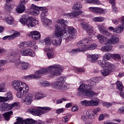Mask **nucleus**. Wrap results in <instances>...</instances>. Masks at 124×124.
<instances>
[{
	"label": "nucleus",
	"mask_w": 124,
	"mask_h": 124,
	"mask_svg": "<svg viewBox=\"0 0 124 124\" xmlns=\"http://www.w3.org/2000/svg\"><path fill=\"white\" fill-rule=\"evenodd\" d=\"M62 67L59 64H55L49 66L47 68H44L37 71L35 75H30L23 77L24 79L27 81L28 80H32V79H38L40 78L41 74L48 75V77H56L60 76L62 74Z\"/></svg>",
	"instance_id": "f257e3e1"
},
{
	"label": "nucleus",
	"mask_w": 124,
	"mask_h": 124,
	"mask_svg": "<svg viewBox=\"0 0 124 124\" xmlns=\"http://www.w3.org/2000/svg\"><path fill=\"white\" fill-rule=\"evenodd\" d=\"M77 31L73 27H67V30L65 28H61V27L56 26L55 29V35L58 38H62V36L66 41H71L75 38Z\"/></svg>",
	"instance_id": "f03ea898"
},
{
	"label": "nucleus",
	"mask_w": 124,
	"mask_h": 124,
	"mask_svg": "<svg viewBox=\"0 0 124 124\" xmlns=\"http://www.w3.org/2000/svg\"><path fill=\"white\" fill-rule=\"evenodd\" d=\"M57 81L51 83L47 81L40 82L39 85L44 88L51 86L53 89H58V90H61L62 92H63L64 90L69 89V85L65 82V80H66L65 77H59L57 78Z\"/></svg>",
	"instance_id": "7ed1b4c3"
},
{
	"label": "nucleus",
	"mask_w": 124,
	"mask_h": 124,
	"mask_svg": "<svg viewBox=\"0 0 124 124\" xmlns=\"http://www.w3.org/2000/svg\"><path fill=\"white\" fill-rule=\"evenodd\" d=\"M102 78L101 77H95L92 78L90 80V84L83 83L80 85L78 89V92L77 94L78 96L85 97V95L89 94V91L93 89V86H95L96 83L102 81Z\"/></svg>",
	"instance_id": "20e7f679"
},
{
	"label": "nucleus",
	"mask_w": 124,
	"mask_h": 124,
	"mask_svg": "<svg viewBox=\"0 0 124 124\" xmlns=\"http://www.w3.org/2000/svg\"><path fill=\"white\" fill-rule=\"evenodd\" d=\"M30 8L32 10L31 14L34 16H37L39 14V11H41V10H43L41 14V20L43 23H45L44 26H50L52 24L51 20L46 17V16H48V12L44 11L46 8L45 7H38L32 4Z\"/></svg>",
	"instance_id": "39448f33"
},
{
	"label": "nucleus",
	"mask_w": 124,
	"mask_h": 124,
	"mask_svg": "<svg viewBox=\"0 0 124 124\" xmlns=\"http://www.w3.org/2000/svg\"><path fill=\"white\" fill-rule=\"evenodd\" d=\"M12 87L13 89L16 91V92H19V93H22L23 91V94H26L28 93L29 90V86L26 83L22 82L20 80H14L12 83Z\"/></svg>",
	"instance_id": "423d86ee"
},
{
	"label": "nucleus",
	"mask_w": 124,
	"mask_h": 124,
	"mask_svg": "<svg viewBox=\"0 0 124 124\" xmlns=\"http://www.w3.org/2000/svg\"><path fill=\"white\" fill-rule=\"evenodd\" d=\"M20 22L23 26L26 25L29 29H31V28L35 27V26L38 24V21L25 15L21 16L20 19Z\"/></svg>",
	"instance_id": "0eeeda50"
},
{
	"label": "nucleus",
	"mask_w": 124,
	"mask_h": 124,
	"mask_svg": "<svg viewBox=\"0 0 124 124\" xmlns=\"http://www.w3.org/2000/svg\"><path fill=\"white\" fill-rule=\"evenodd\" d=\"M40 108H41V109L34 108H29L28 110V112L30 114H32L33 116H40L45 113V111H50L51 109V108L47 107H44L43 108L40 107Z\"/></svg>",
	"instance_id": "6e6552de"
},
{
	"label": "nucleus",
	"mask_w": 124,
	"mask_h": 124,
	"mask_svg": "<svg viewBox=\"0 0 124 124\" xmlns=\"http://www.w3.org/2000/svg\"><path fill=\"white\" fill-rule=\"evenodd\" d=\"M17 122L15 123L14 124H45V123L39 120L37 122L36 121L32 119H27L25 120H23L22 118H18L16 119Z\"/></svg>",
	"instance_id": "1a4fd4ad"
},
{
	"label": "nucleus",
	"mask_w": 124,
	"mask_h": 124,
	"mask_svg": "<svg viewBox=\"0 0 124 124\" xmlns=\"http://www.w3.org/2000/svg\"><path fill=\"white\" fill-rule=\"evenodd\" d=\"M106 68L101 70V73L103 76H108L111 72L115 71L116 67L111 63H108L106 65Z\"/></svg>",
	"instance_id": "9d476101"
},
{
	"label": "nucleus",
	"mask_w": 124,
	"mask_h": 124,
	"mask_svg": "<svg viewBox=\"0 0 124 124\" xmlns=\"http://www.w3.org/2000/svg\"><path fill=\"white\" fill-rule=\"evenodd\" d=\"M81 105L89 107L90 106H98L99 103V99L96 98L93 100H84L80 102Z\"/></svg>",
	"instance_id": "9b49d317"
},
{
	"label": "nucleus",
	"mask_w": 124,
	"mask_h": 124,
	"mask_svg": "<svg viewBox=\"0 0 124 124\" xmlns=\"http://www.w3.org/2000/svg\"><path fill=\"white\" fill-rule=\"evenodd\" d=\"M90 41H92V35H89V36L87 38H84L78 42L77 45L78 47H80L82 49L87 48L88 46V44L90 43Z\"/></svg>",
	"instance_id": "f8f14e48"
},
{
	"label": "nucleus",
	"mask_w": 124,
	"mask_h": 124,
	"mask_svg": "<svg viewBox=\"0 0 124 124\" xmlns=\"http://www.w3.org/2000/svg\"><path fill=\"white\" fill-rule=\"evenodd\" d=\"M18 104L16 103L14 104H9L6 103H3L1 105L0 107V111L2 112H5V111H9V110H12L13 107L17 106Z\"/></svg>",
	"instance_id": "ddd939ff"
},
{
	"label": "nucleus",
	"mask_w": 124,
	"mask_h": 124,
	"mask_svg": "<svg viewBox=\"0 0 124 124\" xmlns=\"http://www.w3.org/2000/svg\"><path fill=\"white\" fill-rule=\"evenodd\" d=\"M20 54L22 56H28L32 58L35 57V52L31 48H24L20 50Z\"/></svg>",
	"instance_id": "4468645a"
},
{
	"label": "nucleus",
	"mask_w": 124,
	"mask_h": 124,
	"mask_svg": "<svg viewBox=\"0 0 124 124\" xmlns=\"http://www.w3.org/2000/svg\"><path fill=\"white\" fill-rule=\"evenodd\" d=\"M83 12L82 11H73L71 13L65 14L64 16L68 18V19H73V18H77L81 14H83Z\"/></svg>",
	"instance_id": "2eb2a0df"
},
{
	"label": "nucleus",
	"mask_w": 124,
	"mask_h": 124,
	"mask_svg": "<svg viewBox=\"0 0 124 124\" xmlns=\"http://www.w3.org/2000/svg\"><path fill=\"white\" fill-rule=\"evenodd\" d=\"M29 0H20V2L19 5L16 8V11L17 13L21 14L23 13L25 11L26 7H25V4L28 2Z\"/></svg>",
	"instance_id": "dca6fc26"
},
{
	"label": "nucleus",
	"mask_w": 124,
	"mask_h": 124,
	"mask_svg": "<svg viewBox=\"0 0 124 124\" xmlns=\"http://www.w3.org/2000/svg\"><path fill=\"white\" fill-rule=\"evenodd\" d=\"M33 95L31 94L24 95V98L22 100V102L25 105H31L32 102Z\"/></svg>",
	"instance_id": "f3484780"
},
{
	"label": "nucleus",
	"mask_w": 124,
	"mask_h": 124,
	"mask_svg": "<svg viewBox=\"0 0 124 124\" xmlns=\"http://www.w3.org/2000/svg\"><path fill=\"white\" fill-rule=\"evenodd\" d=\"M98 58H99V56L98 54H87V55L88 61L92 63H95L97 62Z\"/></svg>",
	"instance_id": "a211bd4d"
},
{
	"label": "nucleus",
	"mask_w": 124,
	"mask_h": 124,
	"mask_svg": "<svg viewBox=\"0 0 124 124\" xmlns=\"http://www.w3.org/2000/svg\"><path fill=\"white\" fill-rule=\"evenodd\" d=\"M19 32H16L12 35H7L3 37L2 38V40H13V39H15L16 37H18V36H19Z\"/></svg>",
	"instance_id": "6ab92c4d"
},
{
	"label": "nucleus",
	"mask_w": 124,
	"mask_h": 124,
	"mask_svg": "<svg viewBox=\"0 0 124 124\" xmlns=\"http://www.w3.org/2000/svg\"><path fill=\"white\" fill-rule=\"evenodd\" d=\"M108 42L109 44L115 45L119 43V38L116 35H113L108 40Z\"/></svg>",
	"instance_id": "aec40b11"
},
{
	"label": "nucleus",
	"mask_w": 124,
	"mask_h": 124,
	"mask_svg": "<svg viewBox=\"0 0 124 124\" xmlns=\"http://www.w3.org/2000/svg\"><path fill=\"white\" fill-rule=\"evenodd\" d=\"M5 21L8 25H13L14 24V18L10 15H6L5 16Z\"/></svg>",
	"instance_id": "412c9836"
},
{
	"label": "nucleus",
	"mask_w": 124,
	"mask_h": 124,
	"mask_svg": "<svg viewBox=\"0 0 124 124\" xmlns=\"http://www.w3.org/2000/svg\"><path fill=\"white\" fill-rule=\"evenodd\" d=\"M58 24L61 25V29H66V27L68 28L67 25H68V21L64 19H60L57 21Z\"/></svg>",
	"instance_id": "4be33fe9"
},
{
	"label": "nucleus",
	"mask_w": 124,
	"mask_h": 124,
	"mask_svg": "<svg viewBox=\"0 0 124 124\" xmlns=\"http://www.w3.org/2000/svg\"><path fill=\"white\" fill-rule=\"evenodd\" d=\"M45 52H48L47 53L46 55L47 58L50 59H52V58H53L54 57V52L52 51H53V49L50 47H46L44 48Z\"/></svg>",
	"instance_id": "5701e85b"
},
{
	"label": "nucleus",
	"mask_w": 124,
	"mask_h": 124,
	"mask_svg": "<svg viewBox=\"0 0 124 124\" xmlns=\"http://www.w3.org/2000/svg\"><path fill=\"white\" fill-rule=\"evenodd\" d=\"M52 44L53 46H61L62 45V38L53 37Z\"/></svg>",
	"instance_id": "b1692460"
},
{
	"label": "nucleus",
	"mask_w": 124,
	"mask_h": 124,
	"mask_svg": "<svg viewBox=\"0 0 124 124\" xmlns=\"http://www.w3.org/2000/svg\"><path fill=\"white\" fill-rule=\"evenodd\" d=\"M96 37L100 44H104V43L108 40V38L100 34H98Z\"/></svg>",
	"instance_id": "393cba45"
},
{
	"label": "nucleus",
	"mask_w": 124,
	"mask_h": 124,
	"mask_svg": "<svg viewBox=\"0 0 124 124\" xmlns=\"http://www.w3.org/2000/svg\"><path fill=\"white\" fill-rule=\"evenodd\" d=\"M83 5L80 2H77L74 3L72 7L73 10H74V11H81L80 9L82 8Z\"/></svg>",
	"instance_id": "a878e982"
},
{
	"label": "nucleus",
	"mask_w": 124,
	"mask_h": 124,
	"mask_svg": "<svg viewBox=\"0 0 124 124\" xmlns=\"http://www.w3.org/2000/svg\"><path fill=\"white\" fill-rule=\"evenodd\" d=\"M78 48L76 49H73L71 51V53L72 55V54L76 55L77 53H80L81 52H82V53H85V50L83 48H82L80 46H78Z\"/></svg>",
	"instance_id": "bb28decb"
},
{
	"label": "nucleus",
	"mask_w": 124,
	"mask_h": 124,
	"mask_svg": "<svg viewBox=\"0 0 124 124\" xmlns=\"http://www.w3.org/2000/svg\"><path fill=\"white\" fill-rule=\"evenodd\" d=\"M53 39H51L50 37H47L45 38L44 40H41L42 43H45L46 45L47 46H50L52 43Z\"/></svg>",
	"instance_id": "cd10ccee"
},
{
	"label": "nucleus",
	"mask_w": 124,
	"mask_h": 124,
	"mask_svg": "<svg viewBox=\"0 0 124 124\" xmlns=\"http://www.w3.org/2000/svg\"><path fill=\"white\" fill-rule=\"evenodd\" d=\"M111 59L116 62H120L122 60V55L120 54H112Z\"/></svg>",
	"instance_id": "c85d7f7f"
},
{
	"label": "nucleus",
	"mask_w": 124,
	"mask_h": 124,
	"mask_svg": "<svg viewBox=\"0 0 124 124\" xmlns=\"http://www.w3.org/2000/svg\"><path fill=\"white\" fill-rule=\"evenodd\" d=\"M5 96L6 97H3L5 102H6V101H8V100H13V95H12V93L11 92L7 93L5 94Z\"/></svg>",
	"instance_id": "c756f323"
},
{
	"label": "nucleus",
	"mask_w": 124,
	"mask_h": 124,
	"mask_svg": "<svg viewBox=\"0 0 124 124\" xmlns=\"http://www.w3.org/2000/svg\"><path fill=\"white\" fill-rule=\"evenodd\" d=\"M97 48V45L96 44H93L90 46H87V47H85L84 50V52L86 51H89L90 50H94V49H96Z\"/></svg>",
	"instance_id": "7c9ffc66"
},
{
	"label": "nucleus",
	"mask_w": 124,
	"mask_h": 124,
	"mask_svg": "<svg viewBox=\"0 0 124 124\" xmlns=\"http://www.w3.org/2000/svg\"><path fill=\"white\" fill-rule=\"evenodd\" d=\"M112 50V46L107 45L103 46L101 48V51L102 52H110Z\"/></svg>",
	"instance_id": "2f4dec72"
},
{
	"label": "nucleus",
	"mask_w": 124,
	"mask_h": 124,
	"mask_svg": "<svg viewBox=\"0 0 124 124\" xmlns=\"http://www.w3.org/2000/svg\"><path fill=\"white\" fill-rule=\"evenodd\" d=\"M97 28L100 32L102 33V34H103L104 33V32L107 30V29H106V28H105L104 26V24L98 25Z\"/></svg>",
	"instance_id": "473e14b6"
},
{
	"label": "nucleus",
	"mask_w": 124,
	"mask_h": 124,
	"mask_svg": "<svg viewBox=\"0 0 124 124\" xmlns=\"http://www.w3.org/2000/svg\"><path fill=\"white\" fill-rule=\"evenodd\" d=\"M13 114L12 111H8L3 114V118L6 121H9L10 120V116Z\"/></svg>",
	"instance_id": "72a5a7b5"
},
{
	"label": "nucleus",
	"mask_w": 124,
	"mask_h": 124,
	"mask_svg": "<svg viewBox=\"0 0 124 124\" xmlns=\"http://www.w3.org/2000/svg\"><path fill=\"white\" fill-rule=\"evenodd\" d=\"M45 96H46V95L45 94L38 92L36 93L35 95V98L36 100H39L45 97Z\"/></svg>",
	"instance_id": "f704fd0d"
},
{
	"label": "nucleus",
	"mask_w": 124,
	"mask_h": 124,
	"mask_svg": "<svg viewBox=\"0 0 124 124\" xmlns=\"http://www.w3.org/2000/svg\"><path fill=\"white\" fill-rule=\"evenodd\" d=\"M124 26L122 25H118L116 28L115 30L114 31V32L115 33H121L123 31H124Z\"/></svg>",
	"instance_id": "c9c22d12"
},
{
	"label": "nucleus",
	"mask_w": 124,
	"mask_h": 124,
	"mask_svg": "<svg viewBox=\"0 0 124 124\" xmlns=\"http://www.w3.org/2000/svg\"><path fill=\"white\" fill-rule=\"evenodd\" d=\"M85 2H88V3H93L94 4H101V2L99 0H84Z\"/></svg>",
	"instance_id": "e433bc0d"
},
{
	"label": "nucleus",
	"mask_w": 124,
	"mask_h": 124,
	"mask_svg": "<svg viewBox=\"0 0 124 124\" xmlns=\"http://www.w3.org/2000/svg\"><path fill=\"white\" fill-rule=\"evenodd\" d=\"M104 20H105V18H104V17L100 16L95 17L93 18V22H96V23L104 22Z\"/></svg>",
	"instance_id": "4c0bfd02"
},
{
	"label": "nucleus",
	"mask_w": 124,
	"mask_h": 124,
	"mask_svg": "<svg viewBox=\"0 0 124 124\" xmlns=\"http://www.w3.org/2000/svg\"><path fill=\"white\" fill-rule=\"evenodd\" d=\"M98 64L101 67H106V65L108 63H110L109 62H106L104 60H99L98 61Z\"/></svg>",
	"instance_id": "58836bf2"
},
{
	"label": "nucleus",
	"mask_w": 124,
	"mask_h": 124,
	"mask_svg": "<svg viewBox=\"0 0 124 124\" xmlns=\"http://www.w3.org/2000/svg\"><path fill=\"white\" fill-rule=\"evenodd\" d=\"M111 58H112V54L108 52L105 53L103 57V60H106L107 61H109Z\"/></svg>",
	"instance_id": "ea45409f"
},
{
	"label": "nucleus",
	"mask_w": 124,
	"mask_h": 124,
	"mask_svg": "<svg viewBox=\"0 0 124 124\" xmlns=\"http://www.w3.org/2000/svg\"><path fill=\"white\" fill-rule=\"evenodd\" d=\"M91 91L92 90H89L88 92V94L85 95L84 97L85 96H89V97H92V96H93V95H97L98 94L97 93Z\"/></svg>",
	"instance_id": "a19ab883"
},
{
	"label": "nucleus",
	"mask_w": 124,
	"mask_h": 124,
	"mask_svg": "<svg viewBox=\"0 0 124 124\" xmlns=\"http://www.w3.org/2000/svg\"><path fill=\"white\" fill-rule=\"evenodd\" d=\"M13 7H14L13 6H11L10 4H6L4 7V11L5 12H10V10H11Z\"/></svg>",
	"instance_id": "79ce46f5"
},
{
	"label": "nucleus",
	"mask_w": 124,
	"mask_h": 124,
	"mask_svg": "<svg viewBox=\"0 0 124 124\" xmlns=\"http://www.w3.org/2000/svg\"><path fill=\"white\" fill-rule=\"evenodd\" d=\"M116 84L119 91H122V90L124 91V86L123 85L122 82L118 81Z\"/></svg>",
	"instance_id": "37998d69"
},
{
	"label": "nucleus",
	"mask_w": 124,
	"mask_h": 124,
	"mask_svg": "<svg viewBox=\"0 0 124 124\" xmlns=\"http://www.w3.org/2000/svg\"><path fill=\"white\" fill-rule=\"evenodd\" d=\"M73 70L76 72H85V69L83 68H78L77 67H73Z\"/></svg>",
	"instance_id": "c03bdc74"
},
{
	"label": "nucleus",
	"mask_w": 124,
	"mask_h": 124,
	"mask_svg": "<svg viewBox=\"0 0 124 124\" xmlns=\"http://www.w3.org/2000/svg\"><path fill=\"white\" fill-rule=\"evenodd\" d=\"M5 92V83L2 82L0 83V93Z\"/></svg>",
	"instance_id": "a18cd8bd"
},
{
	"label": "nucleus",
	"mask_w": 124,
	"mask_h": 124,
	"mask_svg": "<svg viewBox=\"0 0 124 124\" xmlns=\"http://www.w3.org/2000/svg\"><path fill=\"white\" fill-rule=\"evenodd\" d=\"M28 66H29V64L26 62H21V69L23 70H27L28 69Z\"/></svg>",
	"instance_id": "49530a36"
},
{
	"label": "nucleus",
	"mask_w": 124,
	"mask_h": 124,
	"mask_svg": "<svg viewBox=\"0 0 124 124\" xmlns=\"http://www.w3.org/2000/svg\"><path fill=\"white\" fill-rule=\"evenodd\" d=\"M36 44V42L35 41H30L29 42H27V46L28 47H31L32 46H34Z\"/></svg>",
	"instance_id": "de8ad7c7"
},
{
	"label": "nucleus",
	"mask_w": 124,
	"mask_h": 124,
	"mask_svg": "<svg viewBox=\"0 0 124 124\" xmlns=\"http://www.w3.org/2000/svg\"><path fill=\"white\" fill-rule=\"evenodd\" d=\"M62 101H67V99L65 97H62L61 99H59L56 101V104H61V103H62Z\"/></svg>",
	"instance_id": "09e8293b"
},
{
	"label": "nucleus",
	"mask_w": 124,
	"mask_h": 124,
	"mask_svg": "<svg viewBox=\"0 0 124 124\" xmlns=\"http://www.w3.org/2000/svg\"><path fill=\"white\" fill-rule=\"evenodd\" d=\"M98 10H97V13L98 14H104V13H106L107 12V10H104L103 9L101 8H97Z\"/></svg>",
	"instance_id": "8fccbe9b"
},
{
	"label": "nucleus",
	"mask_w": 124,
	"mask_h": 124,
	"mask_svg": "<svg viewBox=\"0 0 124 124\" xmlns=\"http://www.w3.org/2000/svg\"><path fill=\"white\" fill-rule=\"evenodd\" d=\"M41 37V35H40V33L38 32L37 35H35V36L33 35V37L32 38V39H34L35 40H39V39H40Z\"/></svg>",
	"instance_id": "3c124183"
},
{
	"label": "nucleus",
	"mask_w": 124,
	"mask_h": 124,
	"mask_svg": "<svg viewBox=\"0 0 124 124\" xmlns=\"http://www.w3.org/2000/svg\"><path fill=\"white\" fill-rule=\"evenodd\" d=\"M16 66L18 68V69H21L22 67V62L17 61L15 63Z\"/></svg>",
	"instance_id": "603ef678"
},
{
	"label": "nucleus",
	"mask_w": 124,
	"mask_h": 124,
	"mask_svg": "<svg viewBox=\"0 0 124 124\" xmlns=\"http://www.w3.org/2000/svg\"><path fill=\"white\" fill-rule=\"evenodd\" d=\"M102 34L103 35H106L107 37H110V36H112V33H110L108 30H106Z\"/></svg>",
	"instance_id": "864d4df0"
},
{
	"label": "nucleus",
	"mask_w": 124,
	"mask_h": 124,
	"mask_svg": "<svg viewBox=\"0 0 124 124\" xmlns=\"http://www.w3.org/2000/svg\"><path fill=\"white\" fill-rule=\"evenodd\" d=\"M19 46L20 48H22V47H24L25 48L28 47V42H23L21 43Z\"/></svg>",
	"instance_id": "5fc2aeb1"
},
{
	"label": "nucleus",
	"mask_w": 124,
	"mask_h": 124,
	"mask_svg": "<svg viewBox=\"0 0 124 124\" xmlns=\"http://www.w3.org/2000/svg\"><path fill=\"white\" fill-rule=\"evenodd\" d=\"M80 26L81 28H82V29H84V30H85V31H86L90 25H89L88 23H81Z\"/></svg>",
	"instance_id": "6e6d98bb"
},
{
	"label": "nucleus",
	"mask_w": 124,
	"mask_h": 124,
	"mask_svg": "<svg viewBox=\"0 0 124 124\" xmlns=\"http://www.w3.org/2000/svg\"><path fill=\"white\" fill-rule=\"evenodd\" d=\"M98 7H91L89 8L90 11L92 12H94V13H97Z\"/></svg>",
	"instance_id": "4d7b16f0"
},
{
	"label": "nucleus",
	"mask_w": 124,
	"mask_h": 124,
	"mask_svg": "<svg viewBox=\"0 0 124 124\" xmlns=\"http://www.w3.org/2000/svg\"><path fill=\"white\" fill-rule=\"evenodd\" d=\"M121 19L120 18H118L117 19H113L112 20V23L114 24V25H118L120 23V20Z\"/></svg>",
	"instance_id": "13d9d810"
},
{
	"label": "nucleus",
	"mask_w": 124,
	"mask_h": 124,
	"mask_svg": "<svg viewBox=\"0 0 124 124\" xmlns=\"http://www.w3.org/2000/svg\"><path fill=\"white\" fill-rule=\"evenodd\" d=\"M38 31H33L31 32V35H30V37H31L32 38L34 36H35V35H37L38 34Z\"/></svg>",
	"instance_id": "bf43d9fd"
},
{
	"label": "nucleus",
	"mask_w": 124,
	"mask_h": 124,
	"mask_svg": "<svg viewBox=\"0 0 124 124\" xmlns=\"http://www.w3.org/2000/svg\"><path fill=\"white\" fill-rule=\"evenodd\" d=\"M100 111H101V109L100 108H97L93 109V112L94 115H97V113H98V112H100Z\"/></svg>",
	"instance_id": "052dcab7"
},
{
	"label": "nucleus",
	"mask_w": 124,
	"mask_h": 124,
	"mask_svg": "<svg viewBox=\"0 0 124 124\" xmlns=\"http://www.w3.org/2000/svg\"><path fill=\"white\" fill-rule=\"evenodd\" d=\"M7 63V61L6 60H0V66H3Z\"/></svg>",
	"instance_id": "680f3d73"
},
{
	"label": "nucleus",
	"mask_w": 124,
	"mask_h": 124,
	"mask_svg": "<svg viewBox=\"0 0 124 124\" xmlns=\"http://www.w3.org/2000/svg\"><path fill=\"white\" fill-rule=\"evenodd\" d=\"M86 31H87V32H89L90 33H91L93 31V28L92 27V26H90L89 25Z\"/></svg>",
	"instance_id": "e2e57ef3"
},
{
	"label": "nucleus",
	"mask_w": 124,
	"mask_h": 124,
	"mask_svg": "<svg viewBox=\"0 0 124 124\" xmlns=\"http://www.w3.org/2000/svg\"><path fill=\"white\" fill-rule=\"evenodd\" d=\"M79 109V107H78V106H74L72 108V112H75V111H78V109Z\"/></svg>",
	"instance_id": "0e129e2a"
},
{
	"label": "nucleus",
	"mask_w": 124,
	"mask_h": 124,
	"mask_svg": "<svg viewBox=\"0 0 124 124\" xmlns=\"http://www.w3.org/2000/svg\"><path fill=\"white\" fill-rule=\"evenodd\" d=\"M62 121L65 124H66L67 123H68V117L67 116H64L62 119Z\"/></svg>",
	"instance_id": "69168bd1"
},
{
	"label": "nucleus",
	"mask_w": 124,
	"mask_h": 124,
	"mask_svg": "<svg viewBox=\"0 0 124 124\" xmlns=\"http://www.w3.org/2000/svg\"><path fill=\"white\" fill-rule=\"evenodd\" d=\"M64 111V109L63 108H59L57 109L56 113L57 114H61V113H63Z\"/></svg>",
	"instance_id": "338daca9"
},
{
	"label": "nucleus",
	"mask_w": 124,
	"mask_h": 124,
	"mask_svg": "<svg viewBox=\"0 0 124 124\" xmlns=\"http://www.w3.org/2000/svg\"><path fill=\"white\" fill-rule=\"evenodd\" d=\"M118 112L120 114H124V107L120 108L118 109Z\"/></svg>",
	"instance_id": "774afa93"
}]
</instances>
